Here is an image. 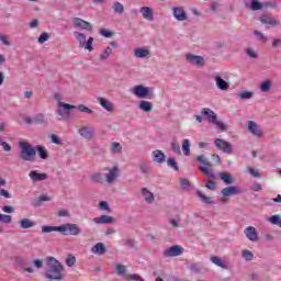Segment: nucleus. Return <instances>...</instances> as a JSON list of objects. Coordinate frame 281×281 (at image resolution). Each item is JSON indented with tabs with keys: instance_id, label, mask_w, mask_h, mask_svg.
<instances>
[{
	"instance_id": "nucleus-20",
	"label": "nucleus",
	"mask_w": 281,
	"mask_h": 281,
	"mask_svg": "<svg viewBox=\"0 0 281 281\" xmlns=\"http://www.w3.org/2000/svg\"><path fill=\"white\" fill-rule=\"evenodd\" d=\"M173 16L177 19V21H186L188 19V13H186V10L183 8L178 7L173 8Z\"/></svg>"
},
{
	"instance_id": "nucleus-52",
	"label": "nucleus",
	"mask_w": 281,
	"mask_h": 281,
	"mask_svg": "<svg viewBox=\"0 0 281 281\" xmlns=\"http://www.w3.org/2000/svg\"><path fill=\"white\" fill-rule=\"evenodd\" d=\"M0 41L3 45H7V47H10V37L5 34H0Z\"/></svg>"
},
{
	"instance_id": "nucleus-39",
	"label": "nucleus",
	"mask_w": 281,
	"mask_h": 281,
	"mask_svg": "<svg viewBox=\"0 0 281 281\" xmlns=\"http://www.w3.org/2000/svg\"><path fill=\"white\" fill-rule=\"evenodd\" d=\"M269 222L272 225H278V227H281V216L280 215H272L269 217Z\"/></svg>"
},
{
	"instance_id": "nucleus-40",
	"label": "nucleus",
	"mask_w": 281,
	"mask_h": 281,
	"mask_svg": "<svg viewBox=\"0 0 281 281\" xmlns=\"http://www.w3.org/2000/svg\"><path fill=\"white\" fill-rule=\"evenodd\" d=\"M111 54H113V48L108 46L104 49V52L100 55V60H106V58H109V56H111Z\"/></svg>"
},
{
	"instance_id": "nucleus-42",
	"label": "nucleus",
	"mask_w": 281,
	"mask_h": 281,
	"mask_svg": "<svg viewBox=\"0 0 281 281\" xmlns=\"http://www.w3.org/2000/svg\"><path fill=\"white\" fill-rule=\"evenodd\" d=\"M271 89V80H266L260 86V91H263V93H267Z\"/></svg>"
},
{
	"instance_id": "nucleus-25",
	"label": "nucleus",
	"mask_w": 281,
	"mask_h": 281,
	"mask_svg": "<svg viewBox=\"0 0 281 281\" xmlns=\"http://www.w3.org/2000/svg\"><path fill=\"white\" fill-rule=\"evenodd\" d=\"M134 56L136 58H148V56H150V50L144 47H139L134 50Z\"/></svg>"
},
{
	"instance_id": "nucleus-32",
	"label": "nucleus",
	"mask_w": 281,
	"mask_h": 281,
	"mask_svg": "<svg viewBox=\"0 0 281 281\" xmlns=\"http://www.w3.org/2000/svg\"><path fill=\"white\" fill-rule=\"evenodd\" d=\"M260 21L261 23H263L265 25H278V21L273 20L271 16L269 15H261L260 16Z\"/></svg>"
},
{
	"instance_id": "nucleus-41",
	"label": "nucleus",
	"mask_w": 281,
	"mask_h": 281,
	"mask_svg": "<svg viewBox=\"0 0 281 281\" xmlns=\"http://www.w3.org/2000/svg\"><path fill=\"white\" fill-rule=\"evenodd\" d=\"M111 153H122V145L117 142H113L110 147Z\"/></svg>"
},
{
	"instance_id": "nucleus-21",
	"label": "nucleus",
	"mask_w": 281,
	"mask_h": 281,
	"mask_svg": "<svg viewBox=\"0 0 281 281\" xmlns=\"http://www.w3.org/2000/svg\"><path fill=\"white\" fill-rule=\"evenodd\" d=\"M151 157L153 161H155L156 164H164V161H166V154H164V151L159 149L154 150Z\"/></svg>"
},
{
	"instance_id": "nucleus-26",
	"label": "nucleus",
	"mask_w": 281,
	"mask_h": 281,
	"mask_svg": "<svg viewBox=\"0 0 281 281\" xmlns=\"http://www.w3.org/2000/svg\"><path fill=\"white\" fill-rule=\"evenodd\" d=\"M140 14L143 15L146 21H153L154 15H153V9L150 7H143L139 10Z\"/></svg>"
},
{
	"instance_id": "nucleus-3",
	"label": "nucleus",
	"mask_w": 281,
	"mask_h": 281,
	"mask_svg": "<svg viewBox=\"0 0 281 281\" xmlns=\"http://www.w3.org/2000/svg\"><path fill=\"white\" fill-rule=\"evenodd\" d=\"M196 161L202 164V166L199 167L201 172L203 175H206V177H209V179H214L215 176H214V171H212V162L204 155L198 156Z\"/></svg>"
},
{
	"instance_id": "nucleus-61",
	"label": "nucleus",
	"mask_w": 281,
	"mask_h": 281,
	"mask_svg": "<svg viewBox=\"0 0 281 281\" xmlns=\"http://www.w3.org/2000/svg\"><path fill=\"white\" fill-rule=\"evenodd\" d=\"M2 211L5 212V214H12V212H14V207H12L10 205H4L2 207Z\"/></svg>"
},
{
	"instance_id": "nucleus-37",
	"label": "nucleus",
	"mask_w": 281,
	"mask_h": 281,
	"mask_svg": "<svg viewBox=\"0 0 281 281\" xmlns=\"http://www.w3.org/2000/svg\"><path fill=\"white\" fill-rule=\"evenodd\" d=\"M35 124H45L47 123V119L45 117V114L38 113L34 116Z\"/></svg>"
},
{
	"instance_id": "nucleus-38",
	"label": "nucleus",
	"mask_w": 281,
	"mask_h": 281,
	"mask_svg": "<svg viewBox=\"0 0 281 281\" xmlns=\"http://www.w3.org/2000/svg\"><path fill=\"white\" fill-rule=\"evenodd\" d=\"M113 10L115 12V14H124V4H122V2H115L113 5Z\"/></svg>"
},
{
	"instance_id": "nucleus-48",
	"label": "nucleus",
	"mask_w": 281,
	"mask_h": 281,
	"mask_svg": "<svg viewBox=\"0 0 281 281\" xmlns=\"http://www.w3.org/2000/svg\"><path fill=\"white\" fill-rule=\"evenodd\" d=\"M91 181L94 183H102V173L97 172L91 175Z\"/></svg>"
},
{
	"instance_id": "nucleus-31",
	"label": "nucleus",
	"mask_w": 281,
	"mask_h": 281,
	"mask_svg": "<svg viewBox=\"0 0 281 281\" xmlns=\"http://www.w3.org/2000/svg\"><path fill=\"white\" fill-rule=\"evenodd\" d=\"M35 150H37L38 157H41V159H49V154L45 147L37 145Z\"/></svg>"
},
{
	"instance_id": "nucleus-4",
	"label": "nucleus",
	"mask_w": 281,
	"mask_h": 281,
	"mask_svg": "<svg viewBox=\"0 0 281 281\" xmlns=\"http://www.w3.org/2000/svg\"><path fill=\"white\" fill-rule=\"evenodd\" d=\"M81 232L77 224L66 223L59 226V234L63 236H80Z\"/></svg>"
},
{
	"instance_id": "nucleus-49",
	"label": "nucleus",
	"mask_w": 281,
	"mask_h": 281,
	"mask_svg": "<svg viewBox=\"0 0 281 281\" xmlns=\"http://www.w3.org/2000/svg\"><path fill=\"white\" fill-rule=\"evenodd\" d=\"M241 256L245 258V260H254V252H251L250 250H243Z\"/></svg>"
},
{
	"instance_id": "nucleus-1",
	"label": "nucleus",
	"mask_w": 281,
	"mask_h": 281,
	"mask_svg": "<svg viewBox=\"0 0 281 281\" xmlns=\"http://www.w3.org/2000/svg\"><path fill=\"white\" fill-rule=\"evenodd\" d=\"M46 273L48 280H63L65 278V266L54 257L46 258Z\"/></svg>"
},
{
	"instance_id": "nucleus-46",
	"label": "nucleus",
	"mask_w": 281,
	"mask_h": 281,
	"mask_svg": "<svg viewBox=\"0 0 281 281\" xmlns=\"http://www.w3.org/2000/svg\"><path fill=\"white\" fill-rule=\"evenodd\" d=\"M0 223H5L7 225H10V223H12V216L0 213Z\"/></svg>"
},
{
	"instance_id": "nucleus-23",
	"label": "nucleus",
	"mask_w": 281,
	"mask_h": 281,
	"mask_svg": "<svg viewBox=\"0 0 281 281\" xmlns=\"http://www.w3.org/2000/svg\"><path fill=\"white\" fill-rule=\"evenodd\" d=\"M215 85L220 91H228L229 85L221 76L215 77Z\"/></svg>"
},
{
	"instance_id": "nucleus-11",
	"label": "nucleus",
	"mask_w": 281,
	"mask_h": 281,
	"mask_svg": "<svg viewBox=\"0 0 281 281\" xmlns=\"http://www.w3.org/2000/svg\"><path fill=\"white\" fill-rule=\"evenodd\" d=\"M244 234L246 238H248V240H250L251 243H258L259 237H258V231H256V227L247 226L244 229Z\"/></svg>"
},
{
	"instance_id": "nucleus-62",
	"label": "nucleus",
	"mask_w": 281,
	"mask_h": 281,
	"mask_svg": "<svg viewBox=\"0 0 281 281\" xmlns=\"http://www.w3.org/2000/svg\"><path fill=\"white\" fill-rule=\"evenodd\" d=\"M128 278L133 281H144L139 274H130Z\"/></svg>"
},
{
	"instance_id": "nucleus-30",
	"label": "nucleus",
	"mask_w": 281,
	"mask_h": 281,
	"mask_svg": "<svg viewBox=\"0 0 281 281\" xmlns=\"http://www.w3.org/2000/svg\"><path fill=\"white\" fill-rule=\"evenodd\" d=\"M211 262H213V265H216V267H221V269H227V263H225V261H223L221 257L212 256Z\"/></svg>"
},
{
	"instance_id": "nucleus-6",
	"label": "nucleus",
	"mask_w": 281,
	"mask_h": 281,
	"mask_svg": "<svg viewBox=\"0 0 281 281\" xmlns=\"http://www.w3.org/2000/svg\"><path fill=\"white\" fill-rule=\"evenodd\" d=\"M214 144H215V147L218 149V150H222V153H225L226 155H232L233 153V147L232 145L229 144V142L225 140V139H222V138H216L214 140Z\"/></svg>"
},
{
	"instance_id": "nucleus-24",
	"label": "nucleus",
	"mask_w": 281,
	"mask_h": 281,
	"mask_svg": "<svg viewBox=\"0 0 281 281\" xmlns=\"http://www.w3.org/2000/svg\"><path fill=\"white\" fill-rule=\"evenodd\" d=\"M202 115L207 117V120L211 124H214V122H216V120H217L216 113H214V111L210 110L209 108H204L202 110Z\"/></svg>"
},
{
	"instance_id": "nucleus-35",
	"label": "nucleus",
	"mask_w": 281,
	"mask_h": 281,
	"mask_svg": "<svg viewBox=\"0 0 281 281\" xmlns=\"http://www.w3.org/2000/svg\"><path fill=\"white\" fill-rule=\"evenodd\" d=\"M198 196L201 199L203 203H206V205H212L214 203V201H212V198L206 196L201 191H198Z\"/></svg>"
},
{
	"instance_id": "nucleus-58",
	"label": "nucleus",
	"mask_w": 281,
	"mask_h": 281,
	"mask_svg": "<svg viewBox=\"0 0 281 281\" xmlns=\"http://www.w3.org/2000/svg\"><path fill=\"white\" fill-rule=\"evenodd\" d=\"M246 54L249 56V58H258V54H256V50L251 48H246Z\"/></svg>"
},
{
	"instance_id": "nucleus-9",
	"label": "nucleus",
	"mask_w": 281,
	"mask_h": 281,
	"mask_svg": "<svg viewBox=\"0 0 281 281\" xmlns=\"http://www.w3.org/2000/svg\"><path fill=\"white\" fill-rule=\"evenodd\" d=\"M72 23H74V26L78 27L79 30H87V32L93 31V26L89 22L80 18H74Z\"/></svg>"
},
{
	"instance_id": "nucleus-53",
	"label": "nucleus",
	"mask_w": 281,
	"mask_h": 281,
	"mask_svg": "<svg viewBox=\"0 0 281 281\" xmlns=\"http://www.w3.org/2000/svg\"><path fill=\"white\" fill-rule=\"evenodd\" d=\"M213 124H215V126H217V128L220 131H227V124H225L221 121L215 120V122Z\"/></svg>"
},
{
	"instance_id": "nucleus-8",
	"label": "nucleus",
	"mask_w": 281,
	"mask_h": 281,
	"mask_svg": "<svg viewBox=\"0 0 281 281\" xmlns=\"http://www.w3.org/2000/svg\"><path fill=\"white\" fill-rule=\"evenodd\" d=\"M78 133L83 139H87V142H91L93 137H95V132H93V128L91 126H82L78 130Z\"/></svg>"
},
{
	"instance_id": "nucleus-60",
	"label": "nucleus",
	"mask_w": 281,
	"mask_h": 281,
	"mask_svg": "<svg viewBox=\"0 0 281 281\" xmlns=\"http://www.w3.org/2000/svg\"><path fill=\"white\" fill-rule=\"evenodd\" d=\"M99 207H100V210H103V211H105V212H109V203H106V201H101L100 203H99Z\"/></svg>"
},
{
	"instance_id": "nucleus-22",
	"label": "nucleus",
	"mask_w": 281,
	"mask_h": 281,
	"mask_svg": "<svg viewBox=\"0 0 281 281\" xmlns=\"http://www.w3.org/2000/svg\"><path fill=\"white\" fill-rule=\"evenodd\" d=\"M91 254H95L97 256H104V254H106V246H104L102 243H97L91 248Z\"/></svg>"
},
{
	"instance_id": "nucleus-33",
	"label": "nucleus",
	"mask_w": 281,
	"mask_h": 281,
	"mask_svg": "<svg viewBox=\"0 0 281 281\" xmlns=\"http://www.w3.org/2000/svg\"><path fill=\"white\" fill-rule=\"evenodd\" d=\"M220 179H222V181H224V183H226L227 186H229L231 183H234V180L232 179V175L227 172L220 173Z\"/></svg>"
},
{
	"instance_id": "nucleus-18",
	"label": "nucleus",
	"mask_w": 281,
	"mask_h": 281,
	"mask_svg": "<svg viewBox=\"0 0 281 281\" xmlns=\"http://www.w3.org/2000/svg\"><path fill=\"white\" fill-rule=\"evenodd\" d=\"M243 190H240L236 186L226 187L222 190L223 196H236V194H240Z\"/></svg>"
},
{
	"instance_id": "nucleus-55",
	"label": "nucleus",
	"mask_w": 281,
	"mask_h": 281,
	"mask_svg": "<svg viewBox=\"0 0 281 281\" xmlns=\"http://www.w3.org/2000/svg\"><path fill=\"white\" fill-rule=\"evenodd\" d=\"M0 146H2L5 153H10V150H12V146H10L5 140L0 139Z\"/></svg>"
},
{
	"instance_id": "nucleus-45",
	"label": "nucleus",
	"mask_w": 281,
	"mask_h": 281,
	"mask_svg": "<svg viewBox=\"0 0 281 281\" xmlns=\"http://www.w3.org/2000/svg\"><path fill=\"white\" fill-rule=\"evenodd\" d=\"M250 8L254 11L262 10V4L258 0H251Z\"/></svg>"
},
{
	"instance_id": "nucleus-5",
	"label": "nucleus",
	"mask_w": 281,
	"mask_h": 281,
	"mask_svg": "<svg viewBox=\"0 0 281 281\" xmlns=\"http://www.w3.org/2000/svg\"><path fill=\"white\" fill-rule=\"evenodd\" d=\"M74 36L75 38H77L79 47H81L82 49H87L88 52H91L93 49V37H89L87 41V35L78 31L74 32Z\"/></svg>"
},
{
	"instance_id": "nucleus-27",
	"label": "nucleus",
	"mask_w": 281,
	"mask_h": 281,
	"mask_svg": "<svg viewBox=\"0 0 281 281\" xmlns=\"http://www.w3.org/2000/svg\"><path fill=\"white\" fill-rule=\"evenodd\" d=\"M142 194L146 203H154L155 202V194L148 190V188L142 189Z\"/></svg>"
},
{
	"instance_id": "nucleus-2",
	"label": "nucleus",
	"mask_w": 281,
	"mask_h": 281,
	"mask_svg": "<svg viewBox=\"0 0 281 281\" xmlns=\"http://www.w3.org/2000/svg\"><path fill=\"white\" fill-rule=\"evenodd\" d=\"M20 146V157L23 161H36V148L32 147L29 142H22Z\"/></svg>"
},
{
	"instance_id": "nucleus-13",
	"label": "nucleus",
	"mask_w": 281,
	"mask_h": 281,
	"mask_svg": "<svg viewBox=\"0 0 281 281\" xmlns=\"http://www.w3.org/2000/svg\"><path fill=\"white\" fill-rule=\"evenodd\" d=\"M117 177H120V168L114 166L112 169L108 170V173L105 175V181L106 183H114Z\"/></svg>"
},
{
	"instance_id": "nucleus-57",
	"label": "nucleus",
	"mask_w": 281,
	"mask_h": 281,
	"mask_svg": "<svg viewBox=\"0 0 281 281\" xmlns=\"http://www.w3.org/2000/svg\"><path fill=\"white\" fill-rule=\"evenodd\" d=\"M250 190L252 192H260V190H262V184L258 183V182H255L251 187H250Z\"/></svg>"
},
{
	"instance_id": "nucleus-14",
	"label": "nucleus",
	"mask_w": 281,
	"mask_h": 281,
	"mask_svg": "<svg viewBox=\"0 0 281 281\" xmlns=\"http://www.w3.org/2000/svg\"><path fill=\"white\" fill-rule=\"evenodd\" d=\"M97 100L100 106H102V109L108 111V113H113V111H115V105L109 99L100 97Z\"/></svg>"
},
{
	"instance_id": "nucleus-15",
	"label": "nucleus",
	"mask_w": 281,
	"mask_h": 281,
	"mask_svg": "<svg viewBox=\"0 0 281 281\" xmlns=\"http://www.w3.org/2000/svg\"><path fill=\"white\" fill-rule=\"evenodd\" d=\"M92 221L95 223V225H111V223H115V217L110 215H101L99 217H94Z\"/></svg>"
},
{
	"instance_id": "nucleus-10",
	"label": "nucleus",
	"mask_w": 281,
	"mask_h": 281,
	"mask_svg": "<svg viewBox=\"0 0 281 281\" xmlns=\"http://www.w3.org/2000/svg\"><path fill=\"white\" fill-rule=\"evenodd\" d=\"M181 254H183V247L176 245L165 250L164 256H166V258H175L181 256Z\"/></svg>"
},
{
	"instance_id": "nucleus-59",
	"label": "nucleus",
	"mask_w": 281,
	"mask_h": 281,
	"mask_svg": "<svg viewBox=\"0 0 281 281\" xmlns=\"http://www.w3.org/2000/svg\"><path fill=\"white\" fill-rule=\"evenodd\" d=\"M116 271H117L119 276H124V273H126V267L122 266V265H117Z\"/></svg>"
},
{
	"instance_id": "nucleus-64",
	"label": "nucleus",
	"mask_w": 281,
	"mask_h": 281,
	"mask_svg": "<svg viewBox=\"0 0 281 281\" xmlns=\"http://www.w3.org/2000/svg\"><path fill=\"white\" fill-rule=\"evenodd\" d=\"M34 267H36V269H41L43 267V261L42 259H36L33 261Z\"/></svg>"
},
{
	"instance_id": "nucleus-51",
	"label": "nucleus",
	"mask_w": 281,
	"mask_h": 281,
	"mask_svg": "<svg viewBox=\"0 0 281 281\" xmlns=\"http://www.w3.org/2000/svg\"><path fill=\"white\" fill-rule=\"evenodd\" d=\"M99 34H101V36H104V38H111V36H113V33L106 29H101L99 31Z\"/></svg>"
},
{
	"instance_id": "nucleus-29",
	"label": "nucleus",
	"mask_w": 281,
	"mask_h": 281,
	"mask_svg": "<svg viewBox=\"0 0 281 281\" xmlns=\"http://www.w3.org/2000/svg\"><path fill=\"white\" fill-rule=\"evenodd\" d=\"M138 109L144 111L145 113H150L153 111V103L150 101H140L138 104Z\"/></svg>"
},
{
	"instance_id": "nucleus-43",
	"label": "nucleus",
	"mask_w": 281,
	"mask_h": 281,
	"mask_svg": "<svg viewBox=\"0 0 281 281\" xmlns=\"http://www.w3.org/2000/svg\"><path fill=\"white\" fill-rule=\"evenodd\" d=\"M167 164L169 168H173L176 172H179V166L177 165V160H175V158H168Z\"/></svg>"
},
{
	"instance_id": "nucleus-17",
	"label": "nucleus",
	"mask_w": 281,
	"mask_h": 281,
	"mask_svg": "<svg viewBox=\"0 0 281 281\" xmlns=\"http://www.w3.org/2000/svg\"><path fill=\"white\" fill-rule=\"evenodd\" d=\"M54 99L57 102V106H59V109H64V111H71V110L76 109V105L63 102L61 101L63 97L59 93H56L54 95Z\"/></svg>"
},
{
	"instance_id": "nucleus-47",
	"label": "nucleus",
	"mask_w": 281,
	"mask_h": 281,
	"mask_svg": "<svg viewBox=\"0 0 281 281\" xmlns=\"http://www.w3.org/2000/svg\"><path fill=\"white\" fill-rule=\"evenodd\" d=\"M239 98L241 100H251V98H254V92L244 91V92L239 93Z\"/></svg>"
},
{
	"instance_id": "nucleus-56",
	"label": "nucleus",
	"mask_w": 281,
	"mask_h": 281,
	"mask_svg": "<svg viewBox=\"0 0 281 281\" xmlns=\"http://www.w3.org/2000/svg\"><path fill=\"white\" fill-rule=\"evenodd\" d=\"M37 41L41 44L46 43V41H49V34L48 33H42Z\"/></svg>"
},
{
	"instance_id": "nucleus-16",
	"label": "nucleus",
	"mask_w": 281,
	"mask_h": 281,
	"mask_svg": "<svg viewBox=\"0 0 281 281\" xmlns=\"http://www.w3.org/2000/svg\"><path fill=\"white\" fill-rule=\"evenodd\" d=\"M248 131L254 135L255 137H262V128L259 127L257 122L249 121L248 122Z\"/></svg>"
},
{
	"instance_id": "nucleus-36",
	"label": "nucleus",
	"mask_w": 281,
	"mask_h": 281,
	"mask_svg": "<svg viewBox=\"0 0 281 281\" xmlns=\"http://www.w3.org/2000/svg\"><path fill=\"white\" fill-rule=\"evenodd\" d=\"M182 151L186 157L190 155V140L188 138L182 142Z\"/></svg>"
},
{
	"instance_id": "nucleus-50",
	"label": "nucleus",
	"mask_w": 281,
	"mask_h": 281,
	"mask_svg": "<svg viewBox=\"0 0 281 281\" xmlns=\"http://www.w3.org/2000/svg\"><path fill=\"white\" fill-rule=\"evenodd\" d=\"M67 267H74L76 265V257L74 255H69L65 260Z\"/></svg>"
},
{
	"instance_id": "nucleus-54",
	"label": "nucleus",
	"mask_w": 281,
	"mask_h": 281,
	"mask_svg": "<svg viewBox=\"0 0 281 281\" xmlns=\"http://www.w3.org/2000/svg\"><path fill=\"white\" fill-rule=\"evenodd\" d=\"M171 149L177 155H181V146H179V143H176V142L171 143Z\"/></svg>"
},
{
	"instance_id": "nucleus-19",
	"label": "nucleus",
	"mask_w": 281,
	"mask_h": 281,
	"mask_svg": "<svg viewBox=\"0 0 281 281\" xmlns=\"http://www.w3.org/2000/svg\"><path fill=\"white\" fill-rule=\"evenodd\" d=\"M31 181L36 183L37 181H45L47 180V173H40L36 170H33L29 173Z\"/></svg>"
},
{
	"instance_id": "nucleus-12",
	"label": "nucleus",
	"mask_w": 281,
	"mask_h": 281,
	"mask_svg": "<svg viewBox=\"0 0 281 281\" xmlns=\"http://www.w3.org/2000/svg\"><path fill=\"white\" fill-rule=\"evenodd\" d=\"M133 93L134 95H136V98L144 99L148 98V93H150V90H148V88L144 87L143 85H138L133 88Z\"/></svg>"
},
{
	"instance_id": "nucleus-63",
	"label": "nucleus",
	"mask_w": 281,
	"mask_h": 281,
	"mask_svg": "<svg viewBox=\"0 0 281 281\" xmlns=\"http://www.w3.org/2000/svg\"><path fill=\"white\" fill-rule=\"evenodd\" d=\"M248 172H249L252 177H255V178L260 177V173H259L258 171H256V169H254V168H251V167L248 168Z\"/></svg>"
},
{
	"instance_id": "nucleus-44",
	"label": "nucleus",
	"mask_w": 281,
	"mask_h": 281,
	"mask_svg": "<svg viewBox=\"0 0 281 281\" xmlns=\"http://www.w3.org/2000/svg\"><path fill=\"white\" fill-rule=\"evenodd\" d=\"M77 109L78 111H80V113H87L88 115H91V113H93V110L87 108V105L85 104H79Z\"/></svg>"
},
{
	"instance_id": "nucleus-28",
	"label": "nucleus",
	"mask_w": 281,
	"mask_h": 281,
	"mask_svg": "<svg viewBox=\"0 0 281 281\" xmlns=\"http://www.w3.org/2000/svg\"><path fill=\"white\" fill-rule=\"evenodd\" d=\"M19 225L22 229H31V227H34L36 223L30 218H23L19 222Z\"/></svg>"
},
{
	"instance_id": "nucleus-7",
	"label": "nucleus",
	"mask_w": 281,
	"mask_h": 281,
	"mask_svg": "<svg viewBox=\"0 0 281 281\" xmlns=\"http://www.w3.org/2000/svg\"><path fill=\"white\" fill-rule=\"evenodd\" d=\"M187 60L194 67H203L205 65V58L201 55L187 54Z\"/></svg>"
},
{
	"instance_id": "nucleus-34",
	"label": "nucleus",
	"mask_w": 281,
	"mask_h": 281,
	"mask_svg": "<svg viewBox=\"0 0 281 281\" xmlns=\"http://www.w3.org/2000/svg\"><path fill=\"white\" fill-rule=\"evenodd\" d=\"M52 232H59V226H42L43 234H52Z\"/></svg>"
}]
</instances>
